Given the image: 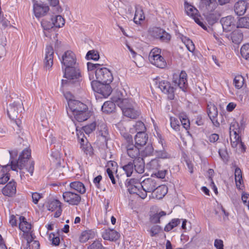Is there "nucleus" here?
<instances>
[{"label":"nucleus","instance_id":"1","mask_svg":"<svg viewBox=\"0 0 249 249\" xmlns=\"http://www.w3.org/2000/svg\"><path fill=\"white\" fill-rule=\"evenodd\" d=\"M31 158V150L28 148L24 149L19 155L18 161L14 163L13 161L10 162V164H6L3 166L0 165V184L6 183L10 179V174L8 172L10 170L17 171L18 168L20 170L25 167V169L31 176H32L34 170V161L28 160Z\"/></svg>","mask_w":249,"mask_h":249},{"label":"nucleus","instance_id":"2","mask_svg":"<svg viewBox=\"0 0 249 249\" xmlns=\"http://www.w3.org/2000/svg\"><path fill=\"white\" fill-rule=\"evenodd\" d=\"M113 100L121 108L124 116L135 119L140 115V112L134 108L135 103L132 99L115 96Z\"/></svg>","mask_w":249,"mask_h":249},{"label":"nucleus","instance_id":"3","mask_svg":"<svg viewBox=\"0 0 249 249\" xmlns=\"http://www.w3.org/2000/svg\"><path fill=\"white\" fill-rule=\"evenodd\" d=\"M64 77L67 79L62 80L61 86L62 87H64L65 86H79L80 82L82 80L81 71L77 65L65 68Z\"/></svg>","mask_w":249,"mask_h":249},{"label":"nucleus","instance_id":"4","mask_svg":"<svg viewBox=\"0 0 249 249\" xmlns=\"http://www.w3.org/2000/svg\"><path fill=\"white\" fill-rule=\"evenodd\" d=\"M142 189L146 194L147 193L153 192L156 190V193H159V191H163L161 194L164 196L167 192V188L165 186H158L156 181L151 178H148L141 182Z\"/></svg>","mask_w":249,"mask_h":249},{"label":"nucleus","instance_id":"5","mask_svg":"<svg viewBox=\"0 0 249 249\" xmlns=\"http://www.w3.org/2000/svg\"><path fill=\"white\" fill-rule=\"evenodd\" d=\"M148 59L152 64L158 68L163 69L166 66V62L161 55V50L158 48L151 50L149 54Z\"/></svg>","mask_w":249,"mask_h":249},{"label":"nucleus","instance_id":"6","mask_svg":"<svg viewBox=\"0 0 249 249\" xmlns=\"http://www.w3.org/2000/svg\"><path fill=\"white\" fill-rule=\"evenodd\" d=\"M110 83L98 82L95 80L91 82V86L92 89L102 95L104 98L107 97L112 92V89Z\"/></svg>","mask_w":249,"mask_h":249},{"label":"nucleus","instance_id":"7","mask_svg":"<svg viewBox=\"0 0 249 249\" xmlns=\"http://www.w3.org/2000/svg\"><path fill=\"white\" fill-rule=\"evenodd\" d=\"M95 81H98V82L110 83L113 79L111 71L105 67L98 68L95 71Z\"/></svg>","mask_w":249,"mask_h":249},{"label":"nucleus","instance_id":"8","mask_svg":"<svg viewBox=\"0 0 249 249\" xmlns=\"http://www.w3.org/2000/svg\"><path fill=\"white\" fill-rule=\"evenodd\" d=\"M69 108L67 109V112L70 118L72 119V116L80 110L88 109L86 105L76 100L70 99L68 101Z\"/></svg>","mask_w":249,"mask_h":249},{"label":"nucleus","instance_id":"9","mask_svg":"<svg viewBox=\"0 0 249 249\" xmlns=\"http://www.w3.org/2000/svg\"><path fill=\"white\" fill-rule=\"evenodd\" d=\"M23 109L22 101L18 99L9 105L7 109V114L11 119L16 120L19 112H21Z\"/></svg>","mask_w":249,"mask_h":249},{"label":"nucleus","instance_id":"10","mask_svg":"<svg viewBox=\"0 0 249 249\" xmlns=\"http://www.w3.org/2000/svg\"><path fill=\"white\" fill-rule=\"evenodd\" d=\"M128 183V190L130 194H136L142 199L147 196V194L142 189L141 183L137 182L136 179H130Z\"/></svg>","mask_w":249,"mask_h":249},{"label":"nucleus","instance_id":"11","mask_svg":"<svg viewBox=\"0 0 249 249\" xmlns=\"http://www.w3.org/2000/svg\"><path fill=\"white\" fill-rule=\"evenodd\" d=\"M150 35L160 41L167 42L171 39V35L160 27H155L150 29L149 31Z\"/></svg>","mask_w":249,"mask_h":249},{"label":"nucleus","instance_id":"12","mask_svg":"<svg viewBox=\"0 0 249 249\" xmlns=\"http://www.w3.org/2000/svg\"><path fill=\"white\" fill-rule=\"evenodd\" d=\"M159 88L160 89L167 95L168 98L169 100H173L175 97V88L171 86L170 82L163 80L159 82Z\"/></svg>","mask_w":249,"mask_h":249},{"label":"nucleus","instance_id":"13","mask_svg":"<svg viewBox=\"0 0 249 249\" xmlns=\"http://www.w3.org/2000/svg\"><path fill=\"white\" fill-rule=\"evenodd\" d=\"M63 198L66 202L71 205H78L81 200V197L79 195L71 191L64 192Z\"/></svg>","mask_w":249,"mask_h":249},{"label":"nucleus","instance_id":"14","mask_svg":"<svg viewBox=\"0 0 249 249\" xmlns=\"http://www.w3.org/2000/svg\"><path fill=\"white\" fill-rule=\"evenodd\" d=\"M223 30L226 32H230L237 26L236 19L234 17L229 16L222 18L220 20Z\"/></svg>","mask_w":249,"mask_h":249},{"label":"nucleus","instance_id":"15","mask_svg":"<svg viewBox=\"0 0 249 249\" xmlns=\"http://www.w3.org/2000/svg\"><path fill=\"white\" fill-rule=\"evenodd\" d=\"M62 64L66 68L77 66L75 54L71 51H68L62 56Z\"/></svg>","mask_w":249,"mask_h":249},{"label":"nucleus","instance_id":"16","mask_svg":"<svg viewBox=\"0 0 249 249\" xmlns=\"http://www.w3.org/2000/svg\"><path fill=\"white\" fill-rule=\"evenodd\" d=\"M78 138L80 141V147L82 150L87 155L92 156L93 154V149L91 144L88 142L87 139L84 136V134H80V136L82 137L80 138L78 134H77Z\"/></svg>","mask_w":249,"mask_h":249},{"label":"nucleus","instance_id":"17","mask_svg":"<svg viewBox=\"0 0 249 249\" xmlns=\"http://www.w3.org/2000/svg\"><path fill=\"white\" fill-rule=\"evenodd\" d=\"M207 113L213 124L215 126H219V123L217 119L218 111L216 107L214 104L211 103L208 104Z\"/></svg>","mask_w":249,"mask_h":249},{"label":"nucleus","instance_id":"18","mask_svg":"<svg viewBox=\"0 0 249 249\" xmlns=\"http://www.w3.org/2000/svg\"><path fill=\"white\" fill-rule=\"evenodd\" d=\"M34 2L33 10L35 13V15L36 18H40L45 16L46 13L48 12L49 8L48 6H46L42 3H38L37 1L35 0Z\"/></svg>","mask_w":249,"mask_h":249},{"label":"nucleus","instance_id":"19","mask_svg":"<svg viewBox=\"0 0 249 249\" xmlns=\"http://www.w3.org/2000/svg\"><path fill=\"white\" fill-rule=\"evenodd\" d=\"M124 148L126 150L127 155L134 160L138 159L140 156V148L132 143H125Z\"/></svg>","mask_w":249,"mask_h":249},{"label":"nucleus","instance_id":"20","mask_svg":"<svg viewBox=\"0 0 249 249\" xmlns=\"http://www.w3.org/2000/svg\"><path fill=\"white\" fill-rule=\"evenodd\" d=\"M53 47L50 45L47 46L44 59V66L46 69L49 70L53 65Z\"/></svg>","mask_w":249,"mask_h":249},{"label":"nucleus","instance_id":"21","mask_svg":"<svg viewBox=\"0 0 249 249\" xmlns=\"http://www.w3.org/2000/svg\"><path fill=\"white\" fill-rule=\"evenodd\" d=\"M16 188L17 183L14 180H12L3 187L2 192L5 196L12 197L16 194Z\"/></svg>","mask_w":249,"mask_h":249},{"label":"nucleus","instance_id":"22","mask_svg":"<svg viewBox=\"0 0 249 249\" xmlns=\"http://www.w3.org/2000/svg\"><path fill=\"white\" fill-rule=\"evenodd\" d=\"M41 26L44 30V36L47 37L51 38V33L54 31V26L53 21H47V20L43 19L41 21Z\"/></svg>","mask_w":249,"mask_h":249},{"label":"nucleus","instance_id":"23","mask_svg":"<svg viewBox=\"0 0 249 249\" xmlns=\"http://www.w3.org/2000/svg\"><path fill=\"white\" fill-rule=\"evenodd\" d=\"M122 96V94L120 92H117V95H115L116 97H121ZM114 97H115V96L112 98V100H113ZM116 105H117V104L113 100H112V101H108L105 102L102 106V110L103 112L107 113H111L115 109Z\"/></svg>","mask_w":249,"mask_h":249},{"label":"nucleus","instance_id":"24","mask_svg":"<svg viewBox=\"0 0 249 249\" xmlns=\"http://www.w3.org/2000/svg\"><path fill=\"white\" fill-rule=\"evenodd\" d=\"M161 160L159 159H153L146 165V168L153 173L157 172L161 168Z\"/></svg>","mask_w":249,"mask_h":249},{"label":"nucleus","instance_id":"25","mask_svg":"<svg viewBox=\"0 0 249 249\" xmlns=\"http://www.w3.org/2000/svg\"><path fill=\"white\" fill-rule=\"evenodd\" d=\"M66 171L67 167L64 165H62L60 162H58L53 169L52 175L56 178L62 179L64 176V172Z\"/></svg>","mask_w":249,"mask_h":249},{"label":"nucleus","instance_id":"26","mask_svg":"<svg viewBox=\"0 0 249 249\" xmlns=\"http://www.w3.org/2000/svg\"><path fill=\"white\" fill-rule=\"evenodd\" d=\"M134 140L135 145L137 146H143L147 142L148 140V135L145 132H138L136 135Z\"/></svg>","mask_w":249,"mask_h":249},{"label":"nucleus","instance_id":"27","mask_svg":"<svg viewBox=\"0 0 249 249\" xmlns=\"http://www.w3.org/2000/svg\"><path fill=\"white\" fill-rule=\"evenodd\" d=\"M247 3L245 0H239L236 2L234 6V10L237 15H243L247 10Z\"/></svg>","mask_w":249,"mask_h":249},{"label":"nucleus","instance_id":"28","mask_svg":"<svg viewBox=\"0 0 249 249\" xmlns=\"http://www.w3.org/2000/svg\"><path fill=\"white\" fill-rule=\"evenodd\" d=\"M103 238L105 240L116 241L120 237V234L114 230L107 229L103 233Z\"/></svg>","mask_w":249,"mask_h":249},{"label":"nucleus","instance_id":"29","mask_svg":"<svg viewBox=\"0 0 249 249\" xmlns=\"http://www.w3.org/2000/svg\"><path fill=\"white\" fill-rule=\"evenodd\" d=\"M241 128L239 125L238 123L233 120L232 122H231L230 124V136H232V132L233 133V135L234 136V139L235 140H238L239 139V134L240 132Z\"/></svg>","mask_w":249,"mask_h":249},{"label":"nucleus","instance_id":"30","mask_svg":"<svg viewBox=\"0 0 249 249\" xmlns=\"http://www.w3.org/2000/svg\"><path fill=\"white\" fill-rule=\"evenodd\" d=\"M97 129L99 131V135L107 142L109 139V134L107 125L103 123H99L97 125Z\"/></svg>","mask_w":249,"mask_h":249},{"label":"nucleus","instance_id":"31","mask_svg":"<svg viewBox=\"0 0 249 249\" xmlns=\"http://www.w3.org/2000/svg\"><path fill=\"white\" fill-rule=\"evenodd\" d=\"M184 8L187 15L192 17L194 19V18L198 17L197 9L189 3L187 1L184 2Z\"/></svg>","mask_w":249,"mask_h":249},{"label":"nucleus","instance_id":"32","mask_svg":"<svg viewBox=\"0 0 249 249\" xmlns=\"http://www.w3.org/2000/svg\"><path fill=\"white\" fill-rule=\"evenodd\" d=\"M73 118L78 122H82L87 120L90 116V112L88 109L80 110L79 112L72 116Z\"/></svg>","mask_w":249,"mask_h":249},{"label":"nucleus","instance_id":"33","mask_svg":"<svg viewBox=\"0 0 249 249\" xmlns=\"http://www.w3.org/2000/svg\"><path fill=\"white\" fill-rule=\"evenodd\" d=\"M87 67L89 80L91 81L95 80V71H96L98 68L101 67V65L99 64H93L91 62H88Z\"/></svg>","mask_w":249,"mask_h":249},{"label":"nucleus","instance_id":"34","mask_svg":"<svg viewBox=\"0 0 249 249\" xmlns=\"http://www.w3.org/2000/svg\"><path fill=\"white\" fill-rule=\"evenodd\" d=\"M134 163V170L138 173L142 174L144 171V162L142 158H139L138 159L133 160Z\"/></svg>","mask_w":249,"mask_h":249},{"label":"nucleus","instance_id":"35","mask_svg":"<svg viewBox=\"0 0 249 249\" xmlns=\"http://www.w3.org/2000/svg\"><path fill=\"white\" fill-rule=\"evenodd\" d=\"M18 218L19 220V230L22 231V232L30 231L31 230V224L27 221L26 219L24 216H20Z\"/></svg>","mask_w":249,"mask_h":249},{"label":"nucleus","instance_id":"36","mask_svg":"<svg viewBox=\"0 0 249 249\" xmlns=\"http://www.w3.org/2000/svg\"><path fill=\"white\" fill-rule=\"evenodd\" d=\"M70 187L71 189L74 190L81 194H84L86 192V188L83 183L76 181L70 184Z\"/></svg>","mask_w":249,"mask_h":249},{"label":"nucleus","instance_id":"37","mask_svg":"<svg viewBox=\"0 0 249 249\" xmlns=\"http://www.w3.org/2000/svg\"><path fill=\"white\" fill-rule=\"evenodd\" d=\"M155 158L161 159H169L171 158V154H169L165 149L164 147H162L161 149H156L154 152Z\"/></svg>","mask_w":249,"mask_h":249},{"label":"nucleus","instance_id":"38","mask_svg":"<svg viewBox=\"0 0 249 249\" xmlns=\"http://www.w3.org/2000/svg\"><path fill=\"white\" fill-rule=\"evenodd\" d=\"M122 168L127 177H130L134 172V163L133 160H130L124 165H122Z\"/></svg>","mask_w":249,"mask_h":249},{"label":"nucleus","instance_id":"39","mask_svg":"<svg viewBox=\"0 0 249 249\" xmlns=\"http://www.w3.org/2000/svg\"><path fill=\"white\" fill-rule=\"evenodd\" d=\"M220 17V14L217 11L208 14L206 15V19L210 25H213L217 22Z\"/></svg>","mask_w":249,"mask_h":249},{"label":"nucleus","instance_id":"40","mask_svg":"<svg viewBox=\"0 0 249 249\" xmlns=\"http://www.w3.org/2000/svg\"><path fill=\"white\" fill-rule=\"evenodd\" d=\"M145 19L143 10L141 8H136L135 14L133 19L134 22L136 24H140L141 21Z\"/></svg>","mask_w":249,"mask_h":249},{"label":"nucleus","instance_id":"41","mask_svg":"<svg viewBox=\"0 0 249 249\" xmlns=\"http://www.w3.org/2000/svg\"><path fill=\"white\" fill-rule=\"evenodd\" d=\"M243 38V34L238 30H234L231 35L232 41L235 44H239Z\"/></svg>","mask_w":249,"mask_h":249},{"label":"nucleus","instance_id":"42","mask_svg":"<svg viewBox=\"0 0 249 249\" xmlns=\"http://www.w3.org/2000/svg\"><path fill=\"white\" fill-rule=\"evenodd\" d=\"M51 20L53 21L55 28L63 27L65 22L64 18L60 15H57L52 18Z\"/></svg>","mask_w":249,"mask_h":249},{"label":"nucleus","instance_id":"43","mask_svg":"<svg viewBox=\"0 0 249 249\" xmlns=\"http://www.w3.org/2000/svg\"><path fill=\"white\" fill-rule=\"evenodd\" d=\"M179 121L181 123L183 127L186 129L188 130L190 128V121L188 118L187 116L183 113H180L179 115Z\"/></svg>","mask_w":249,"mask_h":249},{"label":"nucleus","instance_id":"44","mask_svg":"<svg viewBox=\"0 0 249 249\" xmlns=\"http://www.w3.org/2000/svg\"><path fill=\"white\" fill-rule=\"evenodd\" d=\"M236 27L249 29V18L247 17L240 18L237 22Z\"/></svg>","mask_w":249,"mask_h":249},{"label":"nucleus","instance_id":"45","mask_svg":"<svg viewBox=\"0 0 249 249\" xmlns=\"http://www.w3.org/2000/svg\"><path fill=\"white\" fill-rule=\"evenodd\" d=\"M235 180L237 187H240L243 183L242 171L239 167H236L234 172Z\"/></svg>","mask_w":249,"mask_h":249},{"label":"nucleus","instance_id":"46","mask_svg":"<svg viewBox=\"0 0 249 249\" xmlns=\"http://www.w3.org/2000/svg\"><path fill=\"white\" fill-rule=\"evenodd\" d=\"M166 213L164 211H160L159 213H154L150 215V221L151 223L156 224L160 222V218L166 215Z\"/></svg>","mask_w":249,"mask_h":249},{"label":"nucleus","instance_id":"47","mask_svg":"<svg viewBox=\"0 0 249 249\" xmlns=\"http://www.w3.org/2000/svg\"><path fill=\"white\" fill-rule=\"evenodd\" d=\"M244 78L241 75H236L233 80V84L237 89H241L244 84Z\"/></svg>","mask_w":249,"mask_h":249},{"label":"nucleus","instance_id":"48","mask_svg":"<svg viewBox=\"0 0 249 249\" xmlns=\"http://www.w3.org/2000/svg\"><path fill=\"white\" fill-rule=\"evenodd\" d=\"M175 86H178L182 91H185L187 87V80L183 78H178L174 81Z\"/></svg>","mask_w":249,"mask_h":249},{"label":"nucleus","instance_id":"49","mask_svg":"<svg viewBox=\"0 0 249 249\" xmlns=\"http://www.w3.org/2000/svg\"><path fill=\"white\" fill-rule=\"evenodd\" d=\"M61 202L56 199H54L50 202H49L48 205V210L49 211L53 212L56 210L57 208L58 209L59 208H61Z\"/></svg>","mask_w":249,"mask_h":249},{"label":"nucleus","instance_id":"50","mask_svg":"<svg viewBox=\"0 0 249 249\" xmlns=\"http://www.w3.org/2000/svg\"><path fill=\"white\" fill-rule=\"evenodd\" d=\"M242 56L246 60H249V43L243 45L240 49Z\"/></svg>","mask_w":249,"mask_h":249},{"label":"nucleus","instance_id":"51","mask_svg":"<svg viewBox=\"0 0 249 249\" xmlns=\"http://www.w3.org/2000/svg\"><path fill=\"white\" fill-rule=\"evenodd\" d=\"M154 152L153 146L151 144H148L142 152V157L150 156L153 155Z\"/></svg>","mask_w":249,"mask_h":249},{"label":"nucleus","instance_id":"52","mask_svg":"<svg viewBox=\"0 0 249 249\" xmlns=\"http://www.w3.org/2000/svg\"><path fill=\"white\" fill-rule=\"evenodd\" d=\"M170 125L171 127L176 131L180 130V121L174 117H170Z\"/></svg>","mask_w":249,"mask_h":249},{"label":"nucleus","instance_id":"53","mask_svg":"<svg viewBox=\"0 0 249 249\" xmlns=\"http://www.w3.org/2000/svg\"><path fill=\"white\" fill-rule=\"evenodd\" d=\"M99 54L98 52L94 50L89 51L86 55L87 59H92L93 60H97L99 58Z\"/></svg>","mask_w":249,"mask_h":249},{"label":"nucleus","instance_id":"54","mask_svg":"<svg viewBox=\"0 0 249 249\" xmlns=\"http://www.w3.org/2000/svg\"><path fill=\"white\" fill-rule=\"evenodd\" d=\"M0 58L2 57L5 56L6 54V49L5 48V46L6 45L5 40L6 38L5 37H1L0 38Z\"/></svg>","mask_w":249,"mask_h":249},{"label":"nucleus","instance_id":"55","mask_svg":"<svg viewBox=\"0 0 249 249\" xmlns=\"http://www.w3.org/2000/svg\"><path fill=\"white\" fill-rule=\"evenodd\" d=\"M96 127V124L95 122L92 123L83 127V130L86 134H90L95 130Z\"/></svg>","mask_w":249,"mask_h":249},{"label":"nucleus","instance_id":"56","mask_svg":"<svg viewBox=\"0 0 249 249\" xmlns=\"http://www.w3.org/2000/svg\"><path fill=\"white\" fill-rule=\"evenodd\" d=\"M134 127L137 133L145 132L146 129L144 124L142 121L137 122Z\"/></svg>","mask_w":249,"mask_h":249},{"label":"nucleus","instance_id":"57","mask_svg":"<svg viewBox=\"0 0 249 249\" xmlns=\"http://www.w3.org/2000/svg\"><path fill=\"white\" fill-rule=\"evenodd\" d=\"M88 249H106L102 244L98 241L93 242L88 247Z\"/></svg>","mask_w":249,"mask_h":249},{"label":"nucleus","instance_id":"58","mask_svg":"<svg viewBox=\"0 0 249 249\" xmlns=\"http://www.w3.org/2000/svg\"><path fill=\"white\" fill-rule=\"evenodd\" d=\"M161 228L160 226L154 225L150 229V232L151 236H154L158 234L161 231Z\"/></svg>","mask_w":249,"mask_h":249},{"label":"nucleus","instance_id":"59","mask_svg":"<svg viewBox=\"0 0 249 249\" xmlns=\"http://www.w3.org/2000/svg\"><path fill=\"white\" fill-rule=\"evenodd\" d=\"M51 6L54 7L56 9L57 13H59L61 11V8L59 7L58 5L59 4V0H49Z\"/></svg>","mask_w":249,"mask_h":249},{"label":"nucleus","instance_id":"60","mask_svg":"<svg viewBox=\"0 0 249 249\" xmlns=\"http://www.w3.org/2000/svg\"><path fill=\"white\" fill-rule=\"evenodd\" d=\"M50 238H51L52 244L53 245L57 246L60 243V238L59 236H55V234L53 233H51L50 234Z\"/></svg>","mask_w":249,"mask_h":249},{"label":"nucleus","instance_id":"61","mask_svg":"<svg viewBox=\"0 0 249 249\" xmlns=\"http://www.w3.org/2000/svg\"><path fill=\"white\" fill-rule=\"evenodd\" d=\"M155 175L157 176V178H165V175L167 173V170L165 169L163 170H157V172H155Z\"/></svg>","mask_w":249,"mask_h":249},{"label":"nucleus","instance_id":"62","mask_svg":"<svg viewBox=\"0 0 249 249\" xmlns=\"http://www.w3.org/2000/svg\"><path fill=\"white\" fill-rule=\"evenodd\" d=\"M33 202L36 204L39 200L42 197V195L36 192L33 193L32 195Z\"/></svg>","mask_w":249,"mask_h":249},{"label":"nucleus","instance_id":"63","mask_svg":"<svg viewBox=\"0 0 249 249\" xmlns=\"http://www.w3.org/2000/svg\"><path fill=\"white\" fill-rule=\"evenodd\" d=\"M89 235L86 231L82 232L79 237V241L81 243H85L89 240Z\"/></svg>","mask_w":249,"mask_h":249},{"label":"nucleus","instance_id":"64","mask_svg":"<svg viewBox=\"0 0 249 249\" xmlns=\"http://www.w3.org/2000/svg\"><path fill=\"white\" fill-rule=\"evenodd\" d=\"M214 246L216 249H223V242L221 239H216L214 241Z\"/></svg>","mask_w":249,"mask_h":249}]
</instances>
